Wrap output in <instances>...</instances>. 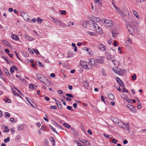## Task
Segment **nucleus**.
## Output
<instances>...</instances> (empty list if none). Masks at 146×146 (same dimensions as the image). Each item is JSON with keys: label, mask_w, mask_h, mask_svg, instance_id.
<instances>
[{"label": "nucleus", "mask_w": 146, "mask_h": 146, "mask_svg": "<svg viewBox=\"0 0 146 146\" xmlns=\"http://www.w3.org/2000/svg\"><path fill=\"white\" fill-rule=\"evenodd\" d=\"M100 23H96L94 22H92L91 23V24L93 26H92L94 28L95 30L100 34H102L103 33V31L100 27L99 26V24Z\"/></svg>", "instance_id": "obj_1"}, {"label": "nucleus", "mask_w": 146, "mask_h": 146, "mask_svg": "<svg viewBox=\"0 0 146 146\" xmlns=\"http://www.w3.org/2000/svg\"><path fill=\"white\" fill-rule=\"evenodd\" d=\"M115 9L118 13L123 18H124L126 16L129 15V13L127 11H124L123 12L121 11L120 9L118 7H117Z\"/></svg>", "instance_id": "obj_2"}, {"label": "nucleus", "mask_w": 146, "mask_h": 146, "mask_svg": "<svg viewBox=\"0 0 146 146\" xmlns=\"http://www.w3.org/2000/svg\"><path fill=\"white\" fill-rule=\"evenodd\" d=\"M53 21L52 22L55 23L57 25H59L61 26L65 27L66 26V25L64 24L62 21H60L58 19H54L52 18Z\"/></svg>", "instance_id": "obj_3"}, {"label": "nucleus", "mask_w": 146, "mask_h": 146, "mask_svg": "<svg viewBox=\"0 0 146 146\" xmlns=\"http://www.w3.org/2000/svg\"><path fill=\"white\" fill-rule=\"evenodd\" d=\"M21 16L25 20H26L28 22H30L29 16L28 15V13L24 12H22L21 13Z\"/></svg>", "instance_id": "obj_4"}, {"label": "nucleus", "mask_w": 146, "mask_h": 146, "mask_svg": "<svg viewBox=\"0 0 146 146\" xmlns=\"http://www.w3.org/2000/svg\"><path fill=\"white\" fill-rule=\"evenodd\" d=\"M104 22L106 27H111L113 25V23L110 20L105 19L104 20Z\"/></svg>", "instance_id": "obj_5"}, {"label": "nucleus", "mask_w": 146, "mask_h": 146, "mask_svg": "<svg viewBox=\"0 0 146 146\" xmlns=\"http://www.w3.org/2000/svg\"><path fill=\"white\" fill-rule=\"evenodd\" d=\"M113 70L115 73L119 75H122L123 74V72L122 70L119 68H117L115 69L113 68Z\"/></svg>", "instance_id": "obj_6"}, {"label": "nucleus", "mask_w": 146, "mask_h": 146, "mask_svg": "<svg viewBox=\"0 0 146 146\" xmlns=\"http://www.w3.org/2000/svg\"><path fill=\"white\" fill-rule=\"evenodd\" d=\"M36 77L37 79L40 81L41 82H43V80L46 78V77H45V76H43L40 74H37Z\"/></svg>", "instance_id": "obj_7"}, {"label": "nucleus", "mask_w": 146, "mask_h": 146, "mask_svg": "<svg viewBox=\"0 0 146 146\" xmlns=\"http://www.w3.org/2000/svg\"><path fill=\"white\" fill-rule=\"evenodd\" d=\"M91 22H94L96 23H100V20L99 18L93 16L91 18Z\"/></svg>", "instance_id": "obj_8"}, {"label": "nucleus", "mask_w": 146, "mask_h": 146, "mask_svg": "<svg viewBox=\"0 0 146 146\" xmlns=\"http://www.w3.org/2000/svg\"><path fill=\"white\" fill-rule=\"evenodd\" d=\"M42 82L45 85L48 86H49L50 84V82L46 77L43 80V82Z\"/></svg>", "instance_id": "obj_9"}, {"label": "nucleus", "mask_w": 146, "mask_h": 146, "mask_svg": "<svg viewBox=\"0 0 146 146\" xmlns=\"http://www.w3.org/2000/svg\"><path fill=\"white\" fill-rule=\"evenodd\" d=\"M127 107L130 109L133 112H136V110L133 106L129 104H128L127 105Z\"/></svg>", "instance_id": "obj_10"}, {"label": "nucleus", "mask_w": 146, "mask_h": 146, "mask_svg": "<svg viewBox=\"0 0 146 146\" xmlns=\"http://www.w3.org/2000/svg\"><path fill=\"white\" fill-rule=\"evenodd\" d=\"M127 28L128 31L132 34V32L134 31V29L133 27H132L130 25H127Z\"/></svg>", "instance_id": "obj_11"}, {"label": "nucleus", "mask_w": 146, "mask_h": 146, "mask_svg": "<svg viewBox=\"0 0 146 146\" xmlns=\"http://www.w3.org/2000/svg\"><path fill=\"white\" fill-rule=\"evenodd\" d=\"M24 36L25 38L28 41H31L34 39L33 37L29 36L28 35H25Z\"/></svg>", "instance_id": "obj_12"}, {"label": "nucleus", "mask_w": 146, "mask_h": 146, "mask_svg": "<svg viewBox=\"0 0 146 146\" xmlns=\"http://www.w3.org/2000/svg\"><path fill=\"white\" fill-rule=\"evenodd\" d=\"M96 62V60H95L94 58H91L88 62L89 64L91 66H92Z\"/></svg>", "instance_id": "obj_13"}, {"label": "nucleus", "mask_w": 146, "mask_h": 146, "mask_svg": "<svg viewBox=\"0 0 146 146\" xmlns=\"http://www.w3.org/2000/svg\"><path fill=\"white\" fill-rule=\"evenodd\" d=\"M104 58L103 57H99L96 59V62L101 64L104 63Z\"/></svg>", "instance_id": "obj_14"}, {"label": "nucleus", "mask_w": 146, "mask_h": 146, "mask_svg": "<svg viewBox=\"0 0 146 146\" xmlns=\"http://www.w3.org/2000/svg\"><path fill=\"white\" fill-rule=\"evenodd\" d=\"M99 48L103 51H105L106 50V47L103 44H100L99 46Z\"/></svg>", "instance_id": "obj_15"}, {"label": "nucleus", "mask_w": 146, "mask_h": 146, "mask_svg": "<svg viewBox=\"0 0 146 146\" xmlns=\"http://www.w3.org/2000/svg\"><path fill=\"white\" fill-rule=\"evenodd\" d=\"M79 140L81 142L83 143H86V144L87 145H90L89 142L87 140H86L84 139H79Z\"/></svg>", "instance_id": "obj_16"}, {"label": "nucleus", "mask_w": 146, "mask_h": 146, "mask_svg": "<svg viewBox=\"0 0 146 146\" xmlns=\"http://www.w3.org/2000/svg\"><path fill=\"white\" fill-rule=\"evenodd\" d=\"M124 125H123L122 128L126 130H128L129 129V123H127L126 124H125L124 123Z\"/></svg>", "instance_id": "obj_17"}, {"label": "nucleus", "mask_w": 146, "mask_h": 146, "mask_svg": "<svg viewBox=\"0 0 146 146\" xmlns=\"http://www.w3.org/2000/svg\"><path fill=\"white\" fill-rule=\"evenodd\" d=\"M11 38L13 39L16 41L18 40L19 39V38L18 36L13 34L11 35Z\"/></svg>", "instance_id": "obj_18"}, {"label": "nucleus", "mask_w": 146, "mask_h": 146, "mask_svg": "<svg viewBox=\"0 0 146 146\" xmlns=\"http://www.w3.org/2000/svg\"><path fill=\"white\" fill-rule=\"evenodd\" d=\"M112 61L113 64L116 66H118L119 64V62L118 61H117L115 60H112Z\"/></svg>", "instance_id": "obj_19"}, {"label": "nucleus", "mask_w": 146, "mask_h": 146, "mask_svg": "<svg viewBox=\"0 0 146 146\" xmlns=\"http://www.w3.org/2000/svg\"><path fill=\"white\" fill-rule=\"evenodd\" d=\"M29 88L30 89L33 90L36 89V85H33L32 84H30L29 85Z\"/></svg>", "instance_id": "obj_20"}, {"label": "nucleus", "mask_w": 146, "mask_h": 146, "mask_svg": "<svg viewBox=\"0 0 146 146\" xmlns=\"http://www.w3.org/2000/svg\"><path fill=\"white\" fill-rule=\"evenodd\" d=\"M24 128V126L23 125H21L18 126L17 128V130L19 131H21Z\"/></svg>", "instance_id": "obj_21"}, {"label": "nucleus", "mask_w": 146, "mask_h": 146, "mask_svg": "<svg viewBox=\"0 0 146 146\" xmlns=\"http://www.w3.org/2000/svg\"><path fill=\"white\" fill-rule=\"evenodd\" d=\"M83 85L85 88L87 89L88 87V84L86 80H84L83 82Z\"/></svg>", "instance_id": "obj_22"}, {"label": "nucleus", "mask_w": 146, "mask_h": 146, "mask_svg": "<svg viewBox=\"0 0 146 146\" xmlns=\"http://www.w3.org/2000/svg\"><path fill=\"white\" fill-rule=\"evenodd\" d=\"M112 34L113 37L115 38V37L117 36V33L116 31H112Z\"/></svg>", "instance_id": "obj_23"}, {"label": "nucleus", "mask_w": 146, "mask_h": 146, "mask_svg": "<svg viewBox=\"0 0 146 146\" xmlns=\"http://www.w3.org/2000/svg\"><path fill=\"white\" fill-rule=\"evenodd\" d=\"M108 98L112 100H114L115 98L114 95L112 94H109Z\"/></svg>", "instance_id": "obj_24"}, {"label": "nucleus", "mask_w": 146, "mask_h": 146, "mask_svg": "<svg viewBox=\"0 0 146 146\" xmlns=\"http://www.w3.org/2000/svg\"><path fill=\"white\" fill-rule=\"evenodd\" d=\"M132 11L134 15L137 18H139V15L137 13L136 11H135V10H133Z\"/></svg>", "instance_id": "obj_25"}, {"label": "nucleus", "mask_w": 146, "mask_h": 146, "mask_svg": "<svg viewBox=\"0 0 146 146\" xmlns=\"http://www.w3.org/2000/svg\"><path fill=\"white\" fill-rule=\"evenodd\" d=\"M10 114L9 112H6L5 113L4 116L5 118H7V117L9 118L10 117Z\"/></svg>", "instance_id": "obj_26"}, {"label": "nucleus", "mask_w": 146, "mask_h": 146, "mask_svg": "<svg viewBox=\"0 0 146 146\" xmlns=\"http://www.w3.org/2000/svg\"><path fill=\"white\" fill-rule=\"evenodd\" d=\"M36 64H38L39 66H41L42 67H44V65L38 61H36Z\"/></svg>", "instance_id": "obj_27"}, {"label": "nucleus", "mask_w": 146, "mask_h": 146, "mask_svg": "<svg viewBox=\"0 0 146 146\" xmlns=\"http://www.w3.org/2000/svg\"><path fill=\"white\" fill-rule=\"evenodd\" d=\"M1 41L7 46H9V45H10L9 42L6 40H3Z\"/></svg>", "instance_id": "obj_28"}, {"label": "nucleus", "mask_w": 146, "mask_h": 146, "mask_svg": "<svg viewBox=\"0 0 146 146\" xmlns=\"http://www.w3.org/2000/svg\"><path fill=\"white\" fill-rule=\"evenodd\" d=\"M49 127H50V128L51 129H52V130L53 131H54V132L55 133L57 134H58V132L57 131H56L55 129L53 127H52V125H50Z\"/></svg>", "instance_id": "obj_29"}, {"label": "nucleus", "mask_w": 146, "mask_h": 146, "mask_svg": "<svg viewBox=\"0 0 146 146\" xmlns=\"http://www.w3.org/2000/svg\"><path fill=\"white\" fill-rule=\"evenodd\" d=\"M72 46L74 47V50L75 52L77 51V47L76 46L75 43H73L72 44Z\"/></svg>", "instance_id": "obj_30"}, {"label": "nucleus", "mask_w": 146, "mask_h": 146, "mask_svg": "<svg viewBox=\"0 0 146 146\" xmlns=\"http://www.w3.org/2000/svg\"><path fill=\"white\" fill-rule=\"evenodd\" d=\"M63 125L64 126L68 129H70V126L66 123H63Z\"/></svg>", "instance_id": "obj_31"}, {"label": "nucleus", "mask_w": 146, "mask_h": 146, "mask_svg": "<svg viewBox=\"0 0 146 146\" xmlns=\"http://www.w3.org/2000/svg\"><path fill=\"white\" fill-rule=\"evenodd\" d=\"M123 125H124V124L123 122L121 121H119V124H118L117 125L119 127L122 128V127H123Z\"/></svg>", "instance_id": "obj_32"}, {"label": "nucleus", "mask_w": 146, "mask_h": 146, "mask_svg": "<svg viewBox=\"0 0 146 146\" xmlns=\"http://www.w3.org/2000/svg\"><path fill=\"white\" fill-rule=\"evenodd\" d=\"M4 71L5 72V73L6 74L7 76H9L10 75V74L9 72H8V70L6 68H5L4 70Z\"/></svg>", "instance_id": "obj_33"}, {"label": "nucleus", "mask_w": 146, "mask_h": 146, "mask_svg": "<svg viewBox=\"0 0 146 146\" xmlns=\"http://www.w3.org/2000/svg\"><path fill=\"white\" fill-rule=\"evenodd\" d=\"M106 56L107 58L109 60H110V59H111V56L110 53H107L106 54Z\"/></svg>", "instance_id": "obj_34"}, {"label": "nucleus", "mask_w": 146, "mask_h": 146, "mask_svg": "<svg viewBox=\"0 0 146 146\" xmlns=\"http://www.w3.org/2000/svg\"><path fill=\"white\" fill-rule=\"evenodd\" d=\"M54 125L56 127H57L58 128H60L62 130H63V129L62 128V126H60L57 123L55 122V123Z\"/></svg>", "instance_id": "obj_35"}, {"label": "nucleus", "mask_w": 146, "mask_h": 146, "mask_svg": "<svg viewBox=\"0 0 146 146\" xmlns=\"http://www.w3.org/2000/svg\"><path fill=\"white\" fill-rule=\"evenodd\" d=\"M26 99L27 101L29 103V104L32 106H33V105L31 103V100L28 97L26 98Z\"/></svg>", "instance_id": "obj_36"}, {"label": "nucleus", "mask_w": 146, "mask_h": 146, "mask_svg": "<svg viewBox=\"0 0 146 146\" xmlns=\"http://www.w3.org/2000/svg\"><path fill=\"white\" fill-rule=\"evenodd\" d=\"M88 23V21H84L83 24V25L84 27H87V25Z\"/></svg>", "instance_id": "obj_37"}, {"label": "nucleus", "mask_w": 146, "mask_h": 146, "mask_svg": "<svg viewBox=\"0 0 146 146\" xmlns=\"http://www.w3.org/2000/svg\"><path fill=\"white\" fill-rule=\"evenodd\" d=\"M51 141H52L53 143L52 144V145L54 146L55 145V140L54 139V138L53 137H52L51 138Z\"/></svg>", "instance_id": "obj_38"}, {"label": "nucleus", "mask_w": 146, "mask_h": 146, "mask_svg": "<svg viewBox=\"0 0 146 146\" xmlns=\"http://www.w3.org/2000/svg\"><path fill=\"white\" fill-rule=\"evenodd\" d=\"M2 58H3V59L6 61V62L7 63H8V64H10V61H9L8 60L7 58L5 57V56H4V57H3Z\"/></svg>", "instance_id": "obj_39"}, {"label": "nucleus", "mask_w": 146, "mask_h": 146, "mask_svg": "<svg viewBox=\"0 0 146 146\" xmlns=\"http://www.w3.org/2000/svg\"><path fill=\"white\" fill-rule=\"evenodd\" d=\"M65 95L66 96L70 98H74L73 96L71 94L66 93V94Z\"/></svg>", "instance_id": "obj_40"}, {"label": "nucleus", "mask_w": 146, "mask_h": 146, "mask_svg": "<svg viewBox=\"0 0 146 146\" xmlns=\"http://www.w3.org/2000/svg\"><path fill=\"white\" fill-rule=\"evenodd\" d=\"M4 100L5 102H7L8 103H10L11 102V100L9 98H6Z\"/></svg>", "instance_id": "obj_41"}, {"label": "nucleus", "mask_w": 146, "mask_h": 146, "mask_svg": "<svg viewBox=\"0 0 146 146\" xmlns=\"http://www.w3.org/2000/svg\"><path fill=\"white\" fill-rule=\"evenodd\" d=\"M14 69L13 68V66H12L11 67H10V72L11 73H12L14 72Z\"/></svg>", "instance_id": "obj_42"}, {"label": "nucleus", "mask_w": 146, "mask_h": 146, "mask_svg": "<svg viewBox=\"0 0 146 146\" xmlns=\"http://www.w3.org/2000/svg\"><path fill=\"white\" fill-rule=\"evenodd\" d=\"M10 141V138L9 137H8L7 138L5 139L4 140V142L5 143H6L9 142Z\"/></svg>", "instance_id": "obj_43"}, {"label": "nucleus", "mask_w": 146, "mask_h": 146, "mask_svg": "<svg viewBox=\"0 0 146 146\" xmlns=\"http://www.w3.org/2000/svg\"><path fill=\"white\" fill-rule=\"evenodd\" d=\"M42 19L38 17L37 19V21L40 24L42 23Z\"/></svg>", "instance_id": "obj_44"}, {"label": "nucleus", "mask_w": 146, "mask_h": 146, "mask_svg": "<svg viewBox=\"0 0 146 146\" xmlns=\"http://www.w3.org/2000/svg\"><path fill=\"white\" fill-rule=\"evenodd\" d=\"M83 49L84 50H85L87 52H88L89 53H90V49H88L87 47H84Z\"/></svg>", "instance_id": "obj_45"}, {"label": "nucleus", "mask_w": 146, "mask_h": 146, "mask_svg": "<svg viewBox=\"0 0 146 146\" xmlns=\"http://www.w3.org/2000/svg\"><path fill=\"white\" fill-rule=\"evenodd\" d=\"M13 94L15 96H19L21 97V96H20L17 93L15 90H13Z\"/></svg>", "instance_id": "obj_46"}, {"label": "nucleus", "mask_w": 146, "mask_h": 146, "mask_svg": "<svg viewBox=\"0 0 146 146\" xmlns=\"http://www.w3.org/2000/svg\"><path fill=\"white\" fill-rule=\"evenodd\" d=\"M119 84L121 87H123L124 86V84L123 82L121 81L119 83Z\"/></svg>", "instance_id": "obj_47"}, {"label": "nucleus", "mask_w": 146, "mask_h": 146, "mask_svg": "<svg viewBox=\"0 0 146 146\" xmlns=\"http://www.w3.org/2000/svg\"><path fill=\"white\" fill-rule=\"evenodd\" d=\"M131 79L133 80H135L136 79V74H134L131 76Z\"/></svg>", "instance_id": "obj_48"}, {"label": "nucleus", "mask_w": 146, "mask_h": 146, "mask_svg": "<svg viewBox=\"0 0 146 146\" xmlns=\"http://www.w3.org/2000/svg\"><path fill=\"white\" fill-rule=\"evenodd\" d=\"M36 53V54L38 55L39 54V52L38 50L36 49L33 50Z\"/></svg>", "instance_id": "obj_49"}, {"label": "nucleus", "mask_w": 146, "mask_h": 146, "mask_svg": "<svg viewBox=\"0 0 146 146\" xmlns=\"http://www.w3.org/2000/svg\"><path fill=\"white\" fill-rule=\"evenodd\" d=\"M104 135L105 137H106L107 138H109L110 137V136H112L111 135H107L105 134H104Z\"/></svg>", "instance_id": "obj_50"}, {"label": "nucleus", "mask_w": 146, "mask_h": 146, "mask_svg": "<svg viewBox=\"0 0 146 146\" xmlns=\"http://www.w3.org/2000/svg\"><path fill=\"white\" fill-rule=\"evenodd\" d=\"M137 3L142 2L143 1L146 2V0H135Z\"/></svg>", "instance_id": "obj_51"}, {"label": "nucleus", "mask_w": 146, "mask_h": 146, "mask_svg": "<svg viewBox=\"0 0 146 146\" xmlns=\"http://www.w3.org/2000/svg\"><path fill=\"white\" fill-rule=\"evenodd\" d=\"M63 97L65 99H66L67 101H71V100H72V99L70 98H68V97H66L65 96H64Z\"/></svg>", "instance_id": "obj_52"}, {"label": "nucleus", "mask_w": 146, "mask_h": 146, "mask_svg": "<svg viewBox=\"0 0 146 146\" xmlns=\"http://www.w3.org/2000/svg\"><path fill=\"white\" fill-rule=\"evenodd\" d=\"M50 108L54 110H56L57 108V107L55 106H50Z\"/></svg>", "instance_id": "obj_53"}, {"label": "nucleus", "mask_w": 146, "mask_h": 146, "mask_svg": "<svg viewBox=\"0 0 146 146\" xmlns=\"http://www.w3.org/2000/svg\"><path fill=\"white\" fill-rule=\"evenodd\" d=\"M127 41L128 42L129 44H131L132 43L131 40L129 38H128L127 40Z\"/></svg>", "instance_id": "obj_54"}, {"label": "nucleus", "mask_w": 146, "mask_h": 146, "mask_svg": "<svg viewBox=\"0 0 146 146\" xmlns=\"http://www.w3.org/2000/svg\"><path fill=\"white\" fill-rule=\"evenodd\" d=\"M88 34H89L90 35L92 36L94 35V33L92 32L88 31L87 32Z\"/></svg>", "instance_id": "obj_55"}, {"label": "nucleus", "mask_w": 146, "mask_h": 146, "mask_svg": "<svg viewBox=\"0 0 146 146\" xmlns=\"http://www.w3.org/2000/svg\"><path fill=\"white\" fill-rule=\"evenodd\" d=\"M5 131L4 132H8L9 131V129L8 128V127L7 126H5Z\"/></svg>", "instance_id": "obj_56"}, {"label": "nucleus", "mask_w": 146, "mask_h": 146, "mask_svg": "<svg viewBox=\"0 0 146 146\" xmlns=\"http://www.w3.org/2000/svg\"><path fill=\"white\" fill-rule=\"evenodd\" d=\"M116 81H117V82L119 83V82H120L121 80L120 79V78L117 77L116 78Z\"/></svg>", "instance_id": "obj_57"}, {"label": "nucleus", "mask_w": 146, "mask_h": 146, "mask_svg": "<svg viewBox=\"0 0 146 146\" xmlns=\"http://www.w3.org/2000/svg\"><path fill=\"white\" fill-rule=\"evenodd\" d=\"M29 51L32 54L34 53V51H33L30 48H28Z\"/></svg>", "instance_id": "obj_58"}, {"label": "nucleus", "mask_w": 146, "mask_h": 146, "mask_svg": "<svg viewBox=\"0 0 146 146\" xmlns=\"http://www.w3.org/2000/svg\"><path fill=\"white\" fill-rule=\"evenodd\" d=\"M116 120H117V119H115L114 120L113 122L115 123V124L117 125L118 124H119V120H118L117 121H115Z\"/></svg>", "instance_id": "obj_59"}, {"label": "nucleus", "mask_w": 146, "mask_h": 146, "mask_svg": "<svg viewBox=\"0 0 146 146\" xmlns=\"http://www.w3.org/2000/svg\"><path fill=\"white\" fill-rule=\"evenodd\" d=\"M116 120H117V119H115L114 120L113 122L115 123V124L117 125L118 124H119V120H118L117 121H115Z\"/></svg>", "instance_id": "obj_60"}, {"label": "nucleus", "mask_w": 146, "mask_h": 146, "mask_svg": "<svg viewBox=\"0 0 146 146\" xmlns=\"http://www.w3.org/2000/svg\"><path fill=\"white\" fill-rule=\"evenodd\" d=\"M118 142L117 141H116L115 139H113L112 141V143H114V144H116V143Z\"/></svg>", "instance_id": "obj_61"}, {"label": "nucleus", "mask_w": 146, "mask_h": 146, "mask_svg": "<svg viewBox=\"0 0 146 146\" xmlns=\"http://www.w3.org/2000/svg\"><path fill=\"white\" fill-rule=\"evenodd\" d=\"M102 74L103 75L105 76H106V73L105 71L104 70H102Z\"/></svg>", "instance_id": "obj_62"}, {"label": "nucleus", "mask_w": 146, "mask_h": 146, "mask_svg": "<svg viewBox=\"0 0 146 146\" xmlns=\"http://www.w3.org/2000/svg\"><path fill=\"white\" fill-rule=\"evenodd\" d=\"M5 52L7 54H8L9 52V51L8 49H5Z\"/></svg>", "instance_id": "obj_63"}, {"label": "nucleus", "mask_w": 146, "mask_h": 146, "mask_svg": "<svg viewBox=\"0 0 146 146\" xmlns=\"http://www.w3.org/2000/svg\"><path fill=\"white\" fill-rule=\"evenodd\" d=\"M66 13V12L65 10H62L61 11V14L62 15L65 14Z\"/></svg>", "instance_id": "obj_64"}]
</instances>
